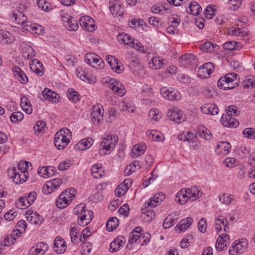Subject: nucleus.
Returning <instances> with one entry per match:
<instances>
[{
  "label": "nucleus",
  "mask_w": 255,
  "mask_h": 255,
  "mask_svg": "<svg viewBox=\"0 0 255 255\" xmlns=\"http://www.w3.org/2000/svg\"><path fill=\"white\" fill-rule=\"evenodd\" d=\"M72 137L71 131L67 128H62L55 134L54 143L59 150L63 149L70 142Z\"/></svg>",
  "instance_id": "1"
},
{
  "label": "nucleus",
  "mask_w": 255,
  "mask_h": 255,
  "mask_svg": "<svg viewBox=\"0 0 255 255\" xmlns=\"http://www.w3.org/2000/svg\"><path fill=\"white\" fill-rule=\"evenodd\" d=\"M118 142V137L115 134L108 135L103 138V140L100 144L101 148L99 151L103 154V150L109 151L111 148H114Z\"/></svg>",
  "instance_id": "2"
},
{
  "label": "nucleus",
  "mask_w": 255,
  "mask_h": 255,
  "mask_svg": "<svg viewBox=\"0 0 255 255\" xmlns=\"http://www.w3.org/2000/svg\"><path fill=\"white\" fill-rule=\"evenodd\" d=\"M86 62L90 66L97 68L104 67V61L98 55L94 53H88L85 56Z\"/></svg>",
  "instance_id": "3"
},
{
  "label": "nucleus",
  "mask_w": 255,
  "mask_h": 255,
  "mask_svg": "<svg viewBox=\"0 0 255 255\" xmlns=\"http://www.w3.org/2000/svg\"><path fill=\"white\" fill-rule=\"evenodd\" d=\"M248 246V241L245 239L241 241H236L234 242L232 247L229 249L230 255H237L244 253Z\"/></svg>",
  "instance_id": "4"
},
{
  "label": "nucleus",
  "mask_w": 255,
  "mask_h": 255,
  "mask_svg": "<svg viewBox=\"0 0 255 255\" xmlns=\"http://www.w3.org/2000/svg\"><path fill=\"white\" fill-rule=\"evenodd\" d=\"M160 93L165 99L170 101L179 100L181 98L180 93L176 89L163 87L160 89Z\"/></svg>",
  "instance_id": "5"
},
{
  "label": "nucleus",
  "mask_w": 255,
  "mask_h": 255,
  "mask_svg": "<svg viewBox=\"0 0 255 255\" xmlns=\"http://www.w3.org/2000/svg\"><path fill=\"white\" fill-rule=\"evenodd\" d=\"M8 175L12 179L13 182L16 184L22 183L27 178L25 174H22V173L17 171L15 167H12L8 169Z\"/></svg>",
  "instance_id": "6"
},
{
  "label": "nucleus",
  "mask_w": 255,
  "mask_h": 255,
  "mask_svg": "<svg viewBox=\"0 0 255 255\" xmlns=\"http://www.w3.org/2000/svg\"><path fill=\"white\" fill-rule=\"evenodd\" d=\"M109 87L116 95L122 97L126 93L124 85L117 80L113 79L111 80Z\"/></svg>",
  "instance_id": "7"
},
{
  "label": "nucleus",
  "mask_w": 255,
  "mask_h": 255,
  "mask_svg": "<svg viewBox=\"0 0 255 255\" xmlns=\"http://www.w3.org/2000/svg\"><path fill=\"white\" fill-rule=\"evenodd\" d=\"M62 20L66 28L69 31H76L78 28V24L76 20L69 15L66 14L62 16Z\"/></svg>",
  "instance_id": "8"
},
{
  "label": "nucleus",
  "mask_w": 255,
  "mask_h": 255,
  "mask_svg": "<svg viewBox=\"0 0 255 255\" xmlns=\"http://www.w3.org/2000/svg\"><path fill=\"white\" fill-rule=\"evenodd\" d=\"M168 116L171 121L180 123L185 120L182 112L177 108L170 109L168 110Z\"/></svg>",
  "instance_id": "9"
},
{
  "label": "nucleus",
  "mask_w": 255,
  "mask_h": 255,
  "mask_svg": "<svg viewBox=\"0 0 255 255\" xmlns=\"http://www.w3.org/2000/svg\"><path fill=\"white\" fill-rule=\"evenodd\" d=\"M213 69L214 65L212 63H206L199 68L198 75L201 78H208L210 75Z\"/></svg>",
  "instance_id": "10"
},
{
  "label": "nucleus",
  "mask_w": 255,
  "mask_h": 255,
  "mask_svg": "<svg viewBox=\"0 0 255 255\" xmlns=\"http://www.w3.org/2000/svg\"><path fill=\"white\" fill-rule=\"evenodd\" d=\"M79 22L81 26L88 31L92 32L95 29L94 20L89 16H82L80 18Z\"/></svg>",
  "instance_id": "11"
},
{
  "label": "nucleus",
  "mask_w": 255,
  "mask_h": 255,
  "mask_svg": "<svg viewBox=\"0 0 255 255\" xmlns=\"http://www.w3.org/2000/svg\"><path fill=\"white\" fill-rule=\"evenodd\" d=\"M94 213L92 211L88 210H86L85 211L78 217V223L82 227H84L88 225L93 217Z\"/></svg>",
  "instance_id": "12"
},
{
  "label": "nucleus",
  "mask_w": 255,
  "mask_h": 255,
  "mask_svg": "<svg viewBox=\"0 0 255 255\" xmlns=\"http://www.w3.org/2000/svg\"><path fill=\"white\" fill-rule=\"evenodd\" d=\"M66 193V192H62L56 201V205L59 209L66 207L71 202L70 196Z\"/></svg>",
  "instance_id": "13"
},
{
  "label": "nucleus",
  "mask_w": 255,
  "mask_h": 255,
  "mask_svg": "<svg viewBox=\"0 0 255 255\" xmlns=\"http://www.w3.org/2000/svg\"><path fill=\"white\" fill-rule=\"evenodd\" d=\"M66 243L60 236H57L55 239L53 249L57 254L64 253L66 250Z\"/></svg>",
  "instance_id": "14"
},
{
  "label": "nucleus",
  "mask_w": 255,
  "mask_h": 255,
  "mask_svg": "<svg viewBox=\"0 0 255 255\" xmlns=\"http://www.w3.org/2000/svg\"><path fill=\"white\" fill-rule=\"evenodd\" d=\"M27 221L34 225H39L42 223V219L41 216L32 210H27L26 212Z\"/></svg>",
  "instance_id": "15"
},
{
  "label": "nucleus",
  "mask_w": 255,
  "mask_h": 255,
  "mask_svg": "<svg viewBox=\"0 0 255 255\" xmlns=\"http://www.w3.org/2000/svg\"><path fill=\"white\" fill-rule=\"evenodd\" d=\"M91 117L94 124H99L103 120V113L102 112V110L99 107H93Z\"/></svg>",
  "instance_id": "16"
},
{
  "label": "nucleus",
  "mask_w": 255,
  "mask_h": 255,
  "mask_svg": "<svg viewBox=\"0 0 255 255\" xmlns=\"http://www.w3.org/2000/svg\"><path fill=\"white\" fill-rule=\"evenodd\" d=\"M221 122L225 127H237L239 123L237 120L232 118L230 115H223L221 119Z\"/></svg>",
  "instance_id": "17"
},
{
  "label": "nucleus",
  "mask_w": 255,
  "mask_h": 255,
  "mask_svg": "<svg viewBox=\"0 0 255 255\" xmlns=\"http://www.w3.org/2000/svg\"><path fill=\"white\" fill-rule=\"evenodd\" d=\"M202 112L205 114L216 115L219 113V109L214 104H205L201 108Z\"/></svg>",
  "instance_id": "18"
},
{
  "label": "nucleus",
  "mask_w": 255,
  "mask_h": 255,
  "mask_svg": "<svg viewBox=\"0 0 255 255\" xmlns=\"http://www.w3.org/2000/svg\"><path fill=\"white\" fill-rule=\"evenodd\" d=\"M229 236L227 234L221 235L217 240L216 248L217 250L222 251L226 247L228 241H229Z\"/></svg>",
  "instance_id": "19"
},
{
  "label": "nucleus",
  "mask_w": 255,
  "mask_h": 255,
  "mask_svg": "<svg viewBox=\"0 0 255 255\" xmlns=\"http://www.w3.org/2000/svg\"><path fill=\"white\" fill-rule=\"evenodd\" d=\"M76 73L77 77H78L81 80L83 81L86 80L90 84L95 83L96 82L97 80L95 76L90 75L87 73H85L81 68H77L76 70Z\"/></svg>",
  "instance_id": "20"
},
{
  "label": "nucleus",
  "mask_w": 255,
  "mask_h": 255,
  "mask_svg": "<svg viewBox=\"0 0 255 255\" xmlns=\"http://www.w3.org/2000/svg\"><path fill=\"white\" fill-rule=\"evenodd\" d=\"M193 223V219L190 217H187L182 220H181L179 224H178L175 227V230H179V233L184 232L186 231Z\"/></svg>",
  "instance_id": "21"
},
{
  "label": "nucleus",
  "mask_w": 255,
  "mask_h": 255,
  "mask_svg": "<svg viewBox=\"0 0 255 255\" xmlns=\"http://www.w3.org/2000/svg\"><path fill=\"white\" fill-rule=\"evenodd\" d=\"M12 71L14 76L20 83H26L28 82L26 74L18 66L13 67Z\"/></svg>",
  "instance_id": "22"
},
{
  "label": "nucleus",
  "mask_w": 255,
  "mask_h": 255,
  "mask_svg": "<svg viewBox=\"0 0 255 255\" xmlns=\"http://www.w3.org/2000/svg\"><path fill=\"white\" fill-rule=\"evenodd\" d=\"M146 148V145L142 143L134 145L132 149V157L136 158L143 154Z\"/></svg>",
  "instance_id": "23"
},
{
  "label": "nucleus",
  "mask_w": 255,
  "mask_h": 255,
  "mask_svg": "<svg viewBox=\"0 0 255 255\" xmlns=\"http://www.w3.org/2000/svg\"><path fill=\"white\" fill-rule=\"evenodd\" d=\"M188 198V192L187 189L185 190L182 189L178 193L175 197V201L179 204L182 205L186 203Z\"/></svg>",
  "instance_id": "24"
},
{
  "label": "nucleus",
  "mask_w": 255,
  "mask_h": 255,
  "mask_svg": "<svg viewBox=\"0 0 255 255\" xmlns=\"http://www.w3.org/2000/svg\"><path fill=\"white\" fill-rule=\"evenodd\" d=\"M197 134L206 140L211 139L212 136L210 131L202 125L198 127Z\"/></svg>",
  "instance_id": "25"
},
{
  "label": "nucleus",
  "mask_w": 255,
  "mask_h": 255,
  "mask_svg": "<svg viewBox=\"0 0 255 255\" xmlns=\"http://www.w3.org/2000/svg\"><path fill=\"white\" fill-rule=\"evenodd\" d=\"M187 191L188 192V198L190 199L193 198L192 200H196L202 196V191L200 188L196 186H194L190 188H187Z\"/></svg>",
  "instance_id": "26"
},
{
  "label": "nucleus",
  "mask_w": 255,
  "mask_h": 255,
  "mask_svg": "<svg viewBox=\"0 0 255 255\" xmlns=\"http://www.w3.org/2000/svg\"><path fill=\"white\" fill-rule=\"evenodd\" d=\"M94 140L91 137H87L82 139L76 144V147L80 150H84L90 148L93 143Z\"/></svg>",
  "instance_id": "27"
},
{
  "label": "nucleus",
  "mask_w": 255,
  "mask_h": 255,
  "mask_svg": "<svg viewBox=\"0 0 255 255\" xmlns=\"http://www.w3.org/2000/svg\"><path fill=\"white\" fill-rule=\"evenodd\" d=\"M38 174L41 177L47 178L54 174L52 167H42L38 169Z\"/></svg>",
  "instance_id": "28"
},
{
  "label": "nucleus",
  "mask_w": 255,
  "mask_h": 255,
  "mask_svg": "<svg viewBox=\"0 0 255 255\" xmlns=\"http://www.w3.org/2000/svg\"><path fill=\"white\" fill-rule=\"evenodd\" d=\"M20 105L23 110L27 114H30L32 111V108L29 99L26 97L23 96L21 98Z\"/></svg>",
  "instance_id": "29"
},
{
  "label": "nucleus",
  "mask_w": 255,
  "mask_h": 255,
  "mask_svg": "<svg viewBox=\"0 0 255 255\" xmlns=\"http://www.w3.org/2000/svg\"><path fill=\"white\" fill-rule=\"evenodd\" d=\"M164 199L165 196L162 193L156 194L147 203L148 206L154 207L157 205L159 202L162 201Z\"/></svg>",
  "instance_id": "30"
},
{
  "label": "nucleus",
  "mask_w": 255,
  "mask_h": 255,
  "mask_svg": "<svg viewBox=\"0 0 255 255\" xmlns=\"http://www.w3.org/2000/svg\"><path fill=\"white\" fill-rule=\"evenodd\" d=\"M110 10L114 16H121L124 13V8L119 3L116 2L110 6Z\"/></svg>",
  "instance_id": "31"
},
{
  "label": "nucleus",
  "mask_w": 255,
  "mask_h": 255,
  "mask_svg": "<svg viewBox=\"0 0 255 255\" xmlns=\"http://www.w3.org/2000/svg\"><path fill=\"white\" fill-rule=\"evenodd\" d=\"M123 246V240L120 238H117L111 243L109 251L111 252H117Z\"/></svg>",
  "instance_id": "32"
},
{
  "label": "nucleus",
  "mask_w": 255,
  "mask_h": 255,
  "mask_svg": "<svg viewBox=\"0 0 255 255\" xmlns=\"http://www.w3.org/2000/svg\"><path fill=\"white\" fill-rule=\"evenodd\" d=\"M227 221H224V219L222 217L216 219L215 222V229L217 232H219L222 230V226L224 227V231L227 232L229 230V228L227 227Z\"/></svg>",
  "instance_id": "33"
},
{
  "label": "nucleus",
  "mask_w": 255,
  "mask_h": 255,
  "mask_svg": "<svg viewBox=\"0 0 255 255\" xmlns=\"http://www.w3.org/2000/svg\"><path fill=\"white\" fill-rule=\"evenodd\" d=\"M231 147V146L229 142L227 141H221L220 144L217 145L216 149L218 150L221 149V154L226 155L229 153Z\"/></svg>",
  "instance_id": "34"
},
{
  "label": "nucleus",
  "mask_w": 255,
  "mask_h": 255,
  "mask_svg": "<svg viewBox=\"0 0 255 255\" xmlns=\"http://www.w3.org/2000/svg\"><path fill=\"white\" fill-rule=\"evenodd\" d=\"M201 7L199 4L196 1H192L189 5V10L187 9L188 12H190L193 15H197L201 11Z\"/></svg>",
  "instance_id": "35"
},
{
  "label": "nucleus",
  "mask_w": 255,
  "mask_h": 255,
  "mask_svg": "<svg viewBox=\"0 0 255 255\" xmlns=\"http://www.w3.org/2000/svg\"><path fill=\"white\" fill-rule=\"evenodd\" d=\"M119 224V221L117 218L112 217L108 221L106 224V228L107 231L109 232L113 231L117 228Z\"/></svg>",
  "instance_id": "36"
},
{
  "label": "nucleus",
  "mask_w": 255,
  "mask_h": 255,
  "mask_svg": "<svg viewBox=\"0 0 255 255\" xmlns=\"http://www.w3.org/2000/svg\"><path fill=\"white\" fill-rule=\"evenodd\" d=\"M104 172V170L99 165H94L91 168V174L95 178H101L103 176Z\"/></svg>",
  "instance_id": "37"
},
{
  "label": "nucleus",
  "mask_w": 255,
  "mask_h": 255,
  "mask_svg": "<svg viewBox=\"0 0 255 255\" xmlns=\"http://www.w3.org/2000/svg\"><path fill=\"white\" fill-rule=\"evenodd\" d=\"M117 38L119 41H121L126 45L130 46L131 44L133 43V40L131 39V37L125 33L119 34L117 36Z\"/></svg>",
  "instance_id": "38"
},
{
  "label": "nucleus",
  "mask_w": 255,
  "mask_h": 255,
  "mask_svg": "<svg viewBox=\"0 0 255 255\" xmlns=\"http://www.w3.org/2000/svg\"><path fill=\"white\" fill-rule=\"evenodd\" d=\"M150 67L152 69H159L161 68L163 64L162 60H160L158 57H153L149 63Z\"/></svg>",
  "instance_id": "39"
},
{
  "label": "nucleus",
  "mask_w": 255,
  "mask_h": 255,
  "mask_svg": "<svg viewBox=\"0 0 255 255\" xmlns=\"http://www.w3.org/2000/svg\"><path fill=\"white\" fill-rule=\"evenodd\" d=\"M45 126L46 124L44 122L41 121L37 122L33 127L35 133L37 135L41 133L42 130L44 129Z\"/></svg>",
  "instance_id": "40"
},
{
  "label": "nucleus",
  "mask_w": 255,
  "mask_h": 255,
  "mask_svg": "<svg viewBox=\"0 0 255 255\" xmlns=\"http://www.w3.org/2000/svg\"><path fill=\"white\" fill-rule=\"evenodd\" d=\"M148 116L151 122H157L161 118L159 111L156 109H152L148 113Z\"/></svg>",
  "instance_id": "41"
},
{
  "label": "nucleus",
  "mask_w": 255,
  "mask_h": 255,
  "mask_svg": "<svg viewBox=\"0 0 255 255\" xmlns=\"http://www.w3.org/2000/svg\"><path fill=\"white\" fill-rule=\"evenodd\" d=\"M121 110L127 112L128 113H133L134 109L131 107L130 104L123 101L120 105Z\"/></svg>",
  "instance_id": "42"
},
{
  "label": "nucleus",
  "mask_w": 255,
  "mask_h": 255,
  "mask_svg": "<svg viewBox=\"0 0 255 255\" xmlns=\"http://www.w3.org/2000/svg\"><path fill=\"white\" fill-rule=\"evenodd\" d=\"M243 133L246 137L253 139H255V129L253 128H245Z\"/></svg>",
  "instance_id": "43"
},
{
  "label": "nucleus",
  "mask_w": 255,
  "mask_h": 255,
  "mask_svg": "<svg viewBox=\"0 0 255 255\" xmlns=\"http://www.w3.org/2000/svg\"><path fill=\"white\" fill-rule=\"evenodd\" d=\"M68 98L70 101L74 103H76L79 101V95L77 92L73 89H70L69 90Z\"/></svg>",
  "instance_id": "44"
},
{
  "label": "nucleus",
  "mask_w": 255,
  "mask_h": 255,
  "mask_svg": "<svg viewBox=\"0 0 255 255\" xmlns=\"http://www.w3.org/2000/svg\"><path fill=\"white\" fill-rule=\"evenodd\" d=\"M12 16L14 18L15 21L18 24L21 23L22 24L26 19L24 14L21 12H18V13H13Z\"/></svg>",
  "instance_id": "45"
},
{
  "label": "nucleus",
  "mask_w": 255,
  "mask_h": 255,
  "mask_svg": "<svg viewBox=\"0 0 255 255\" xmlns=\"http://www.w3.org/2000/svg\"><path fill=\"white\" fill-rule=\"evenodd\" d=\"M224 77L227 81L230 82V84L232 85L236 84V86L237 85L238 75L237 74L234 73H229L224 76Z\"/></svg>",
  "instance_id": "46"
},
{
  "label": "nucleus",
  "mask_w": 255,
  "mask_h": 255,
  "mask_svg": "<svg viewBox=\"0 0 255 255\" xmlns=\"http://www.w3.org/2000/svg\"><path fill=\"white\" fill-rule=\"evenodd\" d=\"M23 118V115L22 113L20 112H15L12 114L10 119L12 122L16 123L18 121H21Z\"/></svg>",
  "instance_id": "47"
},
{
  "label": "nucleus",
  "mask_w": 255,
  "mask_h": 255,
  "mask_svg": "<svg viewBox=\"0 0 255 255\" xmlns=\"http://www.w3.org/2000/svg\"><path fill=\"white\" fill-rule=\"evenodd\" d=\"M36 196L37 194L35 192H30L27 196H25L26 198L27 199H25L26 200H27L26 204L25 203V207H29L31 205V204L35 201Z\"/></svg>",
  "instance_id": "48"
},
{
  "label": "nucleus",
  "mask_w": 255,
  "mask_h": 255,
  "mask_svg": "<svg viewBox=\"0 0 255 255\" xmlns=\"http://www.w3.org/2000/svg\"><path fill=\"white\" fill-rule=\"evenodd\" d=\"M174 219L171 215L167 216L164 220L162 226L165 229H168L174 225Z\"/></svg>",
  "instance_id": "49"
},
{
  "label": "nucleus",
  "mask_w": 255,
  "mask_h": 255,
  "mask_svg": "<svg viewBox=\"0 0 255 255\" xmlns=\"http://www.w3.org/2000/svg\"><path fill=\"white\" fill-rule=\"evenodd\" d=\"M214 46L211 42H206L203 45H201L200 49L204 52H211L213 51Z\"/></svg>",
  "instance_id": "50"
},
{
  "label": "nucleus",
  "mask_w": 255,
  "mask_h": 255,
  "mask_svg": "<svg viewBox=\"0 0 255 255\" xmlns=\"http://www.w3.org/2000/svg\"><path fill=\"white\" fill-rule=\"evenodd\" d=\"M28 164H31V163L28 161H21L19 162L17 165L18 168L17 169V171H19L20 173L23 174H25V170H27Z\"/></svg>",
  "instance_id": "51"
},
{
  "label": "nucleus",
  "mask_w": 255,
  "mask_h": 255,
  "mask_svg": "<svg viewBox=\"0 0 255 255\" xmlns=\"http://www.w3.org/2000/svg\"><path fill=\"white\" fill-rule=\"evenodd\" d=\"M233 196L224 194L220 197V201L227 205H229L233 200Z\"/></svg>",
  "instance_id": "52"
},
{
  "label": "nucleus",
  "mask_w": 255,
  "mask_h": 255,
  "mask_svg": "<svg viewBox=\"0 0 255 255\" xmlns=\"http://www.w3.org/2000/svg\"><path fill=\"white\" fill-rule=\"evenodd\" d=\"M229 33L230 34L240 36L242 37H244L247 35V32L245 31H242L241 29L239 28H236L234 29H230L229 30Z\"/></svg>",
  "instance_id": "53"
},
{
  "label": "nucleus",
  "mask_w": 255,
  "mask_h": 255,
  "mask_svg": "<svg viewBox=\"0 0 255 255\" xmlns=\"http://www.w3.org/2000/svg\"><path fill=\"white\" fill-rule=\"evenodd\" d=\"M25 197H20L19 198L18 200L16 202V206L17 208L20 209H24L27 208L28 207H25V203L27 200Z\"/></svg>",
  "instance_id": "54"
},
{
  "label": "nucleus",
  "mask_w": 255,
  "mask_h": 255,
  "mask_svg": "<svg viewBox=\"0 0 255 255\" xmlns=\"http://www.w3.org/2000/svg\"><path fill=\"white\" fill-rule=\"evenodd\" d=\"M193 237L191 235H188L182 239L180 242V246L182 248H186L190 245V241L192 240Z\"/></svg>",
  "instance_id": "55"
},
{
  "label": "nucleus",
  "mask_w": 255,
  "mask_h": 255,
  "mask_svg": "<svg viewBox=\"0 0 255 255\" xmlns=\"http://www.w3.org/2000/svg\"><path fill=\"white\" fill-rule=\"evenodd\" d=\"M48 182L51 185V188H53V190H55L60 187L62 183V180L60 178H57L52 179Z\"/></svg>",
  "instance_id": "56"
},
{
  "label": "nucleus",
  "mask_w": 255,
  "mask_h": 255,
  "mask_svg": "<svg viewBox=\"0 0 255 255\" xmlns=\"http://www.w3.org/2000/svg\"><path fill=\"white\" fill-rule=\"evenodd\" d=\"M37 5L45 11H49L51 9L49 3L44 0H37Z\"/></svg>",
  "instance_id": "57"
},
{
  "label": "nucleus",
  "mask_w": 255,
  "mask_h": 255,
  "mask_svg": "<svg viewBox=\"0 0 255 255\" xmlns=\"http://www.w3.org/2000/svg\"><path fill=\"white\" fill-rule=\"evenodd\" d=\"M227 115H230L231 116L236 117L239 115V111L237 110V108L235 106H229L226 110Z\"/></svg>",
  "instance_id": "58"
},
{
  "label": "nucleus",
  "mask_w": 255,
  "mask_h": 255,
  "mask_svg": "<svg viewBox=\"0 0 255 255\" xmlns=\"http://www.w3.org/2000/svg\"><path fill=\"white\" fill-rule=\"evenodd\" d=\"M128 189L125 186L121 184L120 186L116 188L115 190V194L118 197L124 195L127 191Z\"/></svg>",
  "instance_id": "59"
},
{
  "label": "nucleus",
  "mask_w": 255,
  "mask_h": 255,
  "mask_svg": "<svg viewBox=\"0 0 255 255\" xmlns=\"http://www.w3.org/2000/svg\"><path fill=\"white\" fill-rule=\"evenodd\" d=\"M17 215L18 213L17 212L13 211L12 210L6 212L4 216V218L6 220L10 221L13 220Z\"/></svg>",
  "instance_id": "60"
},
{
  "label": "nucleus",
  "mask_w": 255,
  "mask_h": 255,
  "mask_svg": "<svg viewBox=\"0 0 255 255\" xmlns=\"http://www.w3.org/2000/svg\"><path fill=\"white\" fill-rule=\"evenodd\" d=\"M29 67L31 71H32L33 72H34L35 74H36L39 76L43 75V74H44V67H37L36 65H31L30 64Z\"/></svg>",
  "instance_id": "61"
},
{
  "label": "nucleus",
  "mask_w": 255,
  "mask_h": 255,
  "mask_svg": "<svg viewBox=\"0 0 255 255\" xmlns=\"http://www.w3.org/2000/svg\"><path fill=\"white\" fill-rule=\"evenodd\" d=\"M86 205L84 204H80L77 205L74 209V213L76 215H80V216L85 211Z\"/></svg>",
  "instance_id": "62"
},
{
  "label": "nucleus",
  "mask_w": 255,
  "mask_h": 255,
  "mask_svg": "<svg viewBox=\"0 0 255 255\" xmlns=\"http://www.w3.org/2000/svg\"><path fill=\"white\" fill-rule=\"evenodd\" d=\"M244 88H254L255 87V80L251 78L245 79L243 82Z\"/></svg>",
  "instance_id": "63"
},
{
  "label": "nucleus",
  "mask_w": 255,
  "mask_h": 255,
  "mask_svg": "<svg viewBox=\"0 0 255 255\" xmlns=\"http://www.w3.org/2000/svg\"><path fill=\"white\" fill-rule=\"evenodd\" d=\"M119 213L120 214L127 217L129 213V207L128 204H125L122 205L119 210Z\"/></svg>",
  "instance_id": "64"
}]
</instances>
